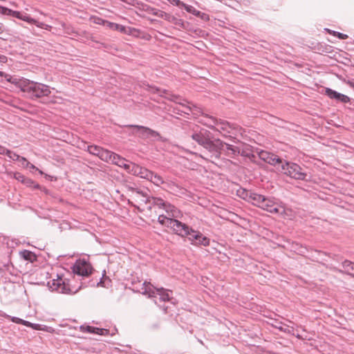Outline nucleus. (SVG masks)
<instances>
[{
  "instance_id": "nucleus-1",
  "label": "nucleus",
  "mask_w": 354,
  "mask_h": 354,
  "mask_svg": "<svg viewBox=\"0 0 354 354\" xmlns=\"http://www.w3.org/2000/svg\"><path fill=\"white\" fill-rule=\"evenodd\" d=\"M192 140L203 147L202 158L218 165L223 159L221 158L223 141L214 137L208 130L203 128H197L192 133Z\"/></svg>"
},
{
  "instance_id": "nucleus-2",
  "label": "nucleus",
  "mask_w": 354,
  "mask_h": 354,
  "mask_svg": "<svg viewBox=\"0 0 354 354\" xmlns=\"http://www.w3.org/2000/svg\"><path fill=\"white\" fill-rule=\"evenodd\" d=\"M158 222L171 230L175 234L182 238L186 237L192 245L206 247L210 244V240L208 237L204 236L200 231L193 229L177 219L170 218L165 216V215L160 214L158 218Z\"/></svg>"
},
{
  "instance_id": "nucleus-3",
  "label": "nucleus",
  "mask_w": 354,
  "mask_h": 354,
  "mask_svg": "<svg viewBox=\"0 0 354 354\" xmlns=\"http://www.w3.org/2000/svg\"><path fill=\"white\" fill-rule=\"evenodd\" d=\"M8 82L15 84L32 100H40L42 103H56V96H51V88L49 86L31 81L24 77H10Z\"/></svg>"
},
{
  "instance_id": "nucleus-4",
  "label": "nucleus",
  "mask_w": 354,
  "mask_h": 354,
  "mask_svg": "<svg viewBox=\"0 0 354 354\" xmlns=\"http://www.w3.org/2000/svg\"><path fill=\"white\" fill-rule=\"evenodd\" d=\"M140 86L143 88L144 90H146L151 93L158 94L159 96L165 97L167 100L178 104L181 107V109L174 108V113L180 114V112L187 115L192 113L196 115L201 113L203 115L201 108L187 102L180 95H175L165 89H161L153 85H150L147 82H144Z\"/></svg>"
},
{
  "instance_id": "nucleus-5",
  "label": "nucleus",
  "mask_w": 354,
  "mask_h": 354,
  "mask_svg": "<svg viewBox=\"0 0 354 354\" xmlns=\"http://www.w3.org/2000/svg\"><path fill=\"white\" fill-rule=\"evenodd\" d=\"M140 281L138 282L132 281V290L133 291L142 293V295H148L149 297L157 298V296H158L159 300L162 301H166L170 299L169 293L162 288H154V290H152V286L150 284V283L148 284L146 281L142 284H140Z\"/></svg>"
},
{
  "instance_id": "nucleus-6",
  "label": "nucleus",
  "mask_w": 354,
  "mask_h": 354,
  "mask_svg": "<svg viewBox=\"0 0 354 354\" xmlns=\"http://www.w3.org/2000/svg\"><path fill=\"white\" fill-rule=\"evenodd\" d=\"M279 171L295 180H305L307 177L306 169L292 162L283 160Z\"/></svg>"
},
{
  "instance_id": "nucleus-7",
  "label": "nucleus",
  "mask_w": 354,
  "mask_h": 354,
  "mask_svg": "<svg viewBox=\"0 0 354 354\" xmlns=\"http://www.w3.org/2000/svg\"><path fill=\"white\" fill-rule=\"evenodd\" d=\"M73 272L82 277H87L91 274L93 268L88 261L86 259H77L73 266Z\"/></svg>"
},
{
  "instance_id": "nucleus-8",
  "label": "nucleus",
  "mask_w": 354,
  "mask_h": 354,
  "mask_svg": "<svg viewBox=\"0 0 354 354\" xmlns=\"http://www.w3.org/2000/svg\"><path fill=\"white\" fill-rule=\"evenodd\" d=\"M48 285L52 290L57 291L60 293L69 294L72 292L69 285L66 283V279H63L58 274L57 278L53 279L48 282Z\"/></svg>"
},
{
  "instance_id": "nucleus-9",
  "label": "nucleus",
  "mask_w": 354,
  "mask_h": 354,
  "mask_svg": "<svg viewBox=\"0 0 354 354\" xmlns=\"http://www.w3.org/2000/svg\"><path fill=\"white\" fill-rule=\"evenodd\" d=\"M258 155L261 160L271 165L277 167L278 170L283 161V159L280 158L277 155L264 150L259 151Z\"/></svg>"
},
{
  "instance_id": "nucleus-10",
  "label": "nucleus",
  "mask_w": 354,
  "mask_h": 354,
  "mask_svg": "<svg viewBox=\"0 0 354 354\" xmlns=\"http://www.w3.org/2000/svg\"><path fill=\"white\" fill-rule=\"evenodd\" d=\"M234 144H229L223 142L222 148V153L230 158H236L239 156V149L241 147V142H235Z\"/></svg>"
},
{
  "instance_id": "nucleus-11",
  "label": "nucleus",
  "mask_w": 354,
  "mask_h": 354,
  "mask_svg": "<svg viewBox=\"0 0 354 354\" xmlns=\"http://www.w3.org/2000/svg\"><path fill=\"white\" fill-rule=\"evenodd\" d=\"M128 127L136 129V133H139V136L142 138H157L160 136L159 133L147 127L133 124L129 125Z\"/></svg>"
},
{
  "instance_id": "nucleus-12",
  "label": "nucleus",
  "mask_w": 354,
  "mask_h": 354,
  "mask_svg": "<svg viewBox=\"0 0 354 354\" xmlns=\"http://www.w3.org/2000/svg\"><path fill=\"white\" fill-rule=\"evenodd\" d=\"M325 95L332 100H335L338 102L348 103L351 101L348 96L333 90L330 88H326Z\"/></svg>"
},
{
  "instance_id": "nucleus-13",
  "label": "nucleus",
  "mask_w": 354,
  "mask_h": 354,
  "mask_svg": "<svg viewBox=\"0 0 354 354\" xmlns=\"http://www.w3.org/2000/svg\"><path fill=\"white\" fill-rule=\"evenodd\" d=\"M243 194H245L244 198L245 200L257 207H260L262 203L264 201L265 196L263 195L245 190H243Z\"/></svg>"
},
{
  "instance_id": "nucleus-14",
  "label": "nucleus",
  "mask_w": 354,
  "mask_h": 354,
  "mask_svg": "<svg viewBox=\"0 0 354 354\" xmlns=\"http://www.w3.org/2000/svg\"><path fill=\"white\" fill-rule=\"evenodd\" d=\"M109 27L113 30H118L120 32L127 35H136L138 30L134 28L124 26L113 22H109Z\"/></svg>"
},
{
  "instance_id": "nucleus-15",
  "label": "nucleus",
  "mask_w": 354,
  "mask_h": 354,
  "mask_svg": "<svg viewBox=\"0 0 354 354\" xmlns=\"http://www.w3.org/2000/svg\"><path fill=\"white\" fill-rule=\"evenodd\" d=\"M142 201L145 203H149L151 205L156 206L160 209H165L167 202H165L163 199L158 197L149 196L147 194V196L144 197Z\"/></svg>"
},
{
  "instance_id": "nucleus-16",
  "label": "nucleus",
  "mask_w": 354,
  "mask_h": 354,
  "mask_svg": "<svg viewBox=\"0 0 354 354\" xmlns=\"http://www.w3.org/2000/svg\"><path fill=\"white\" fill-rule=\"evenodd\" d=\"M131 173L133 175H138L142 178L149 180V178H151L152 171L145 167H140L138 165L133 164L132 165Z\"/></svg>"
},
{
  "instance_id": "nucleus-17",
  "label": "nucleus",
  "mask_w": 354,
  "mask_h": 354,
  "mask_svg": "<svg viewBox=\"0 0 354 354\" xmlns=\"http://www.w3.org/2000/svg\"><path fill=\"white\" fill-rule=\"evenodd\" d=\"M112 163L115 164L120 167L124 168L128 172L131 173L132 165L131 164L127 163V160L119 156L118 154H115L112 160Z\"/></svg>"
},
{
  "instance_id": "nucleus-18",
  "label": "nucleus",
  "mask_w": 354,
  "mask_h": 354,
  "mask_svg": "<svg viewBox=\"0 0 354 354\" xmlns=\"http://www.w3.org/2000/svg\"><path fill=\"white\" fill-rule=\"evenodd\" d=\"M185 10L187 12L192 13L194 16L201 18V19H203L205 21H207L209 20V17L207 14H206L205 12H202L199 10H197L195 8H194L192 6L188 5L187 6H185Z\"/></svg>"
},
{
  "instance_id": "nucleus-19",
  "label": "nucleus",
  "mask_w": 354,
  "mask_h": 354,
  "mask_svg": "<svg viewBox=\"0 0 354 354\" xmlns=\"http://www.w3.org/2000/svg\"><path fill=\"white\" fill-rule=\"evenodd\" d=\"M164 210L168 214V218H170L176 219L175 218H178L180 215V210L169 203H167ZM166 216L167 217V216Z\"/></svg>"
},
{
  "instance_id": "nucleus-20",
  "label": "nucleus",
  "mask_w": 354,
  "mask_h": 354,
  "mask_svg": "<svg viewBox=\"0 0 354 354\" xmlns=\"http://www.w3.org/2000/svg\"><path fill=\"white\" fill-rule=\"evenodd\" d=\"M125 188L131 192L133 194H135L136 195L140 196L143 198L144 197L147 196V191L145 189H141L137 187L133 183H126L124 185Z\"/></svg>"
},
{
  "instance_id": "nucleus-21",
  "label": "nucleus",
  "mask_w": 354,
  "mask_h": 354,
  "mask_svg": "<svg viewBox=\"0 0 354 354\" xmlns=\"http://www.w3.org/2000/svg\"><path fill=\"white\" fill-rule=\"evenodd\" d=\"M19 256L23 259L28 261L30 263H33L36 261L37 259V255L34 252L27 250H24L19 252Z\"/></svg>"
},
{
  "instance_id": "nucleus-22",
  "label": "nucleus",
  "mask_w": 354,
  "mask_h": 354,
  "mask_svg": "<svg viewBox=\"0 0 354 354\" xmlns=\"http://www.w3.org/2000/svg\"><path fill=\"white\" fill-rule=\"evenodd\" d=\"M10 319L14 323L22 324L24 326H28V327H31L32 328L35 329V330L39 329V324L30 323L28 321L24 320L19 317L11 316Z\"/></svg>"
},
{
  "instance_id": "nucleus-23",
  "label": "nucleus",
  "mask_w": 354,
  "mask_h": 354,
  "mask_svg": "<svg viewBox=\"0 0 354 354\" xmlns=\"http://www.w3.org/2000/svg\"><path fill=\"white\" fill-rule=\"evenodd\" d=\"M250 147L243 142L241 144V147L239 149V156H241L243 157H246L250 159H252L254 158V155L251 152Z\"/></svg>"
},
{
  "instance_id": "nucleus-24",
  "label": "nucleus",
  "mask_w": 354,
  "mask_h": 354,
  "mask_svg": "<svg viewBox=\"0 0 354 354\" xmlns=\"http://www.w3.org/2000/svg\"><path fill=\"white\" fill-rule=\"evenodd\" d=\"M342 266L343 269L342 272L354 277V262L345 260L342 263Z\"/></svg>"
},
{
  "instance_id": "nucleus-25",
  "label": "nucleus",
  "mask_w": 354,
  "mask_h": 354,
  "mask_svg": "<svg viewBox=\"0 0 354 354\" xmlns=\"http://www.w3.org/2000/svg\"><path fill=\"white\" fill-rule=\"evenodd\" d=\"M115 154L116 153H115L111 151L102 149L99 158H100L102 160H103L104 162H110L112 163V160H113V158L115 156Z\"/></svg>"
},
{
  "instance_id": "nucleus-26",
  "label": "nucleus",
  "mask_w": 354,
  "mask_h": 354,
  "mask_svg": "<svg viewBox=\"0 0 354 354\" xmlns=\"http://www.w3.org/2000/svg\"><path fill=\"white\" fill-rule=\"evenodd\" d=\"M275 203H276L274 201L273 198L265 196L264 201L262 203L260 207L267 212H269V209H270Z\"/></svg>"
},
{
  "instance_id": "nucleus-27",
  "label": "nucleus",
  "mask_w": 354,
  "mask_h": 354,
  "mask_svg": "<svg viewBox=\"0 0 354 354\" xmlns=\"http://www.w3.org/2000/svg\"><path fill=\"white\" fill-rule=\"evenodd\" d=\"M103 148L99 147L97 145H88L87 146V151L92 155L96 156L98 158L100 156L101 151Z\"/></svg>"
},
{
  "instance_id": "nucleus-28",
  "label": "nucleus",
  "mask_w": 354,
  "mask_h": 354,
  "mask_svg": "<svg viewBox=\"0 0 354 354\" xmlns=\"http://www.w3.org/2000/svg\"><path fill=\"white\" fill-rule=\"evenodd\" d=\"M149 180L157 186H160L165 183L163 178L160 175L153 171L151 173V178H149Z\"/></svg>"
},
{
  "instance_id": "nucleus-29",
  "label": "nucleus",
  "mask_w": 354,
  "mask_h": 354,
  "mask_svg": "<svg viewBox=\"0 0 354 354\" xmlns=\"http://www.w3.org/2000/svg\"><path fill=\"white\" fill-rule=\"evenodd\" d=\"M205 120H204V124L209 127H214V125L217 124V120L212 117L209 116L208 115L205 114L203 115Z\"/></svg>"
},
{
  "instance_id": "nucleus-30",
  "label": "nucleus",
  "mask_w": 354,
  "mask_h": 354,
  "mask_svg": "<svg viewBox=\"0 0 354 354\" xmlns=\"http://www.w3.org/2000/svg\"><path fill=\"white\" fill-rule=\"evenodd\" d=\"M274 328H277L278 330H279L281 332H283V333H288V334H291L292 332L293 331V328H290L289 326H287V327H283L282 325L283 324L281 322L280 323H278V322H276V324H272Z\"/></svg>"
},
{
  "instance_id": "nucleus-31",
  "label": "nucleus",
  "mask_w": 354,
  "mask_h": 354,
  "mask_svg": "<svg viewBox=\"0 0 354 354\" xmlns=\"http://www.w3.org/2000/svg\"><path fill=\"white\" fill-rule=\"evenodd\" d=\"M80 329L83 333L97 334L98 328L91 326L82 325L80 326Z\"/></svg>"
},
{
  "instance_id": "nucleus-32",
  "label": "nucleus",
  "mask_w": 354,
  "mask_h": 354,
  "mask_svg": "<svg viewBox=\"0 0 354 354\" xmlns=\"http://www.w3.org/2000/svg\"><path fill=\"white\" fill-rule=\"evenodd\" d=\"M10 160H12L14 161H19L21 158L25 161H26V159L21 157L19 155L15 153V152L10 151L8 149L7 154H6Z\"/></svg>"
},
{
  "instance_id": "nucleus-33",
  "label": "nucleus",
  "mask_w": 354,
  "mask_h": 354,
  "mask_svg": "<svg viewBox=\"0 0 354 354\" xmlns=\"http://www.w3.org/2000/svg\"><path fill=\"white\" fill-rule=\"evenodd\" d=\"M23 184L26 185L27 187H33L34 189L39 188V185L38 183H36L34 180L27 177H26Z\"/></svg>"
},
{
  "instance_id": "nucleus-34",
  "label": "nucleus",
  "mask_w": 354,
  "mask_h": 354,
  "mask_svg": "<svg viewBox=\"0 0 354 354\" xmlns=\"http://www.w3.org/2000/svg\"><path fill=\"white\" fill-rule=\"evenodd\" d=\"M326 30H327V31L328 32H330V34L333 35L334 36H336L339 39H346L348 37V35H345L344 33L339 32H337V31H335V30H328V29H326Z\"/></svg>"
},
{
  "instance_id": "nucleus-35",
  "label": "nucleus",
  "mask_w": 354,
  "mask_h": 354,
  "mask_svg": "<svg viewBox=\"0 0 354 354\" xmlns=\"http://www.w3.org/2000/svg\"><path fill=\"white\" fill-rule=\"evenodd\" d=\"M116 330H117V329L114 328V331H116ZM114 334H115V332L113 331L111 333H110L109 330L106 329V328H98V330H97V335H100L106 336V335H111L112 336Z\"/></svg>"
},
{
  "instance_id": "nucleus-36",
  "label": "nucleus",
  "mask_w": 354,
  "mask_h": 354,
  "mask_svg": "<svg viewBox=\"0 0 354 354\" xmlns=\"http://www.w3.org/2000/svg\"><path fill=\"white\" fill-rule=\"evenodd\" d=\"M21 20L26 21L30 24H33L34 23H36V19L30 17L27 14L23 15Z\"/></svg>"
},
{
  "instance_id": "nucleus-37",
  "label": "nucleus",
  "mask_w": 354,
  "mask_h": 354,
  "mask_svg": "<svg viewBox=\"0 0 354 354\" xmlns=\"http://www.w3.org/2000/svg\"><path fill=\"white\" fill-rule=\"evenodd\" d=\"M12 13H13V10L8 8H6V7H3V8H2V10L1 12V14L3 15H8V16H12Z\"/></svg>"
},
{
  "instance_id": "nucleus-38",
  "label": "nucleus",
  "mask_w": 354,
  "mask_h": 354,
  "mask_svg": "<svg viewBox=\"0 0 354 354\" xmlns=\"http://www.w3.org/2000/svg\"><path fill=\"white\" fill-rule=\"evenodd\" d=\"M270 213H272V214H277V213H280V208L279 207V205L275 203L274 205H273V207L269 209V212Z\"/></svg>"
},
{
  "instance_id": "nucleus-39",
  "label": "nucleus",
  "mask_w": 354,
  "mask_h": 354,
  "mask_svg": "<svg viewBox=\"0 0 354 354\" xmlns=\"http://www.w3.org/2000/svg\"><path fill=\"white\" fill-rule=\"evenodd\" d=\"M15 178L23 183L26 178V176H24L21 173L17 172L15 174Z\"/></svg>"
},
{
  "instance_id": "nucleus-40",
  "label": "nucleus",
  "mask_w": 354,
  "mask_h": 354,
  "mask_svg": "<svg viewBox=\"0 0 354 354\" xmlns=\"http://www.w3.org/2000/svg\"><path fill=\"white\" fill-rule=\"evenodd\" d=\"M22 16H23V14H21V12L17 11V10H13V13L12 15V17L17 18V19H19L21 20Z\"/></svg>"
},
{
  "instance_id": "nucleus-41",
  "label": "nucleus",
  "mask_w": 354,
  "mask_h": 354,
  "mask_svg": "<svg viewBox=\"0 0 354 354\" xmlns=\"http://www.w3.org/2000/svg\"><path fill=\"white\" fill-rule=\"evenodd\" d=\"M174 1H175L176 5L180 8H183L185 9V6H188L187 4L183 3V1H181L180 0H174Z\"/></svg>"
},
{
  "instance_id": "nucleus-42",
  "label": "nucleus",
  "mask_w": 354,
  "mask_h": 354,
  "mask_svg": "<svg viewBox=\"0 0 354 354\" xmlns=\"http://www.w3.org/2000/svg\"><path fill=\"white\" fill-rule=\"evenodd\" d=\"M33 24H35L36 26H37L39 28H46V29H47V27H48V25H46L45 24H44L42 22H39L37 20H36V23H34Z\"/></svg>"
},
{
  "instance_id": "nucleus-43",
  "label": "nucleus",
  "mask_w": 354,
  "mask_h": 354,
  "mask_svg": "<svg viewBox=\"0 0 354 354\" xmlns=\"http://www.w3.org/2000/svg\"><path fill=\"white\" fill-rule=\"evenodd\" d=\"M8 149L6 147L0 145V154L6 155L8 153Z\"/></svg>"
},
{
  "instance_id": "nucleus-44",
  "label": "nucleus",
  "mask_w": 354,
  "mask_h": 354,
  "mask_svg": "<svg viewBox=\"0 0 354 354\" xmlns=\"http://www.w3.org/2000/svg\"><path fill=\"white\" fill-rule=\"evenodd\" d=\"M7 57L3 55H0V62L6 63L7 62Z\"/></svg>"
},
{
  "instance_id": "nucleus-45",
  "label": "nucleus",
  "mask_w": 354,
  "mask_h": 354,
  "mask_svg": "<svg viewBox=\"0 0 354 354\" xmlns=\"http://www.w3.org/2000/svg\"><path fill=\"white\" fill-rule=\"evenodd\" d=\"M173 21H175V22H174V23H175V24H176V25H179V24H183V22L182 21V20L178 19L176 18V17H173Z\"/></svg>"
},
{
  "instance_id": "nucleus-46",
  "label": "nucleus",
  "mask_w": 354,
  "mask_h": 354,
  "mask_svg": "<svg viewBox=\"0 0 354 354\" xmlns=\"http://www.w3.org/2000/svg\"><path fill=\"white\" fill-rule=\"evenodd\" d=\"M96 286H105L104 281H103L102 278H101L100 279V281L97 282Z\"/></svg>"
},
{
  "instance_id": "nucleus-47",
  "label": "nucleus",
  "mask_w": 354,
  "mask_h": 354,
  "mask_svg": "<svg viewBox=\"0 0 354 354\" xmlns=\"http://www.w3.org/2000/svg\"><path fill=\"white\" fill-rule=\"evenodd\" d=\"M0 316L6 317V318H8V319H10L11 317L10 315H8L6 313L2 312V311L0 312Z\"/></svg>"
},
{
  "instance_id": "nucleus-48",
  "label": "nucleus",
  "mask_w": 354,
  "mask_h": 354,
  "mask_svg": "<svg viewBox=\"0 0 354 354\" xmlns=\"http://www.w3.org/2000/svg\"><path fill=\"white\" fill-rule=\"evenodd\" d=\"M0 76H1V77H7L8 76V75L6 74L4 72L0 71ZM10 77H11V76H10V75H9V77H8V78H7V80H8V79H10Z\"/></svg>"
},
{
  "instance_id": "nucleus-49",
  "label": "nucleus",
  "mask_w": 354,
  "mask_h": 354,
  "mask_svg": "<svg viewBox=\"0 0 354 354\" xmlns=\"http://www.w3.org/2000/svg\"><path fill=\"white\" fill-rule=\"evenodd\" d=\"M3 31V26L2 24L0 23V34H1Z\"/></svg>"
},
{
  "instance_id": "nucleus-50",
  "label": "nucleus",
  "mask_w": 354,
  "mask_h": 354,
  "mask_svg": "<svg viewBox=\"0 0 354 354\" xmlns=\"http://www.w3.org/2000/svg\"><path fill=\"white\" fill-rule=\"evenodd\" d=\"M349 84H350V86H351L352 88H354V83H353V82H350V83H349Z\"/></svg>"
},
{
  "instance_id": "nucleus-51",
  "label": "nucleus",
  "mask_w": 354,
  "mask_h": 354,
  "mask_svg": "<svg viewBox=\"0 0 354 354\" xmlns=\"http://www.w3.org/2000/svg\"><path fill=\"white\" fill-rule=\"evenodd\" d=\"M32 168H35V166L33 165H31Z\"/></svg>"
}]
</instances>
